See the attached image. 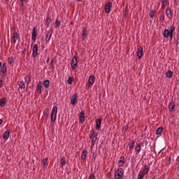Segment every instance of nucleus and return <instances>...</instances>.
Wrapping results in <instances>:
<instances>
[{
  "label": "nucleus",
  "instance_id": "nucleus-1",
  "mask_svg": "<svg viewBox=\"0 0 179 179\" xmlns=\"http://www.w3.org/2000/svg\"><path fill=\"white\" fill-rule=\"evenodd\" d=\"M176 31V27L171 26L170 28V30L169 29H164V37L165 38H169L170 37L171 38H173V34H174V31Z\"/></svg>",
  "mask_w": 179,
  "mask_h": 179
},
{
  "label": "nucleus",
  "instance_id": "nucleus-2",
  "mask_svg": "<svg viewBox=\"0 0 179 179\" xmlns=\"http://www.w3.org/2000/svg\"><path fill=\"white\" fill-rule=\"evenodd\" d=\"M98 135H99V133H96V131H94V130L91 131L90 138L92 139V146H94V145L96 144V142H97Z\"/></svg>",
  "mask_w": 179,
  "mask_h": 179
},
{
  "label": "nucleus",
  "instance_id": "nucleus-3",
  "mask_svg": "<svg viewBox=\"0 0 179 179\" xmlns=\"http://www.w3.org/2000/svg\"><path fill=\"white\" fill-rule=\"evenodd\" d=\"M57 113H58V107L54 106L50 115V121L52 122H55V120H57Z\"/></svg>",
  "mask_w": 179,
  "mask_h": 179
},
{
  "label": "nucleus",
  "instance_id": "nucleus-4",
  "mask_svg": "<svg viewBox=\"0 0 179 179\" xmlns=\"http://www.w3.org/2000/svg\"><path fill=\"white\" fill-rule=\"evenodd\" d=\"M122 176H124V169H122V168L117 169V170L116 171V172L115 173V179H122Z\"/></svg>",
  "mask_w": 179,
  "mask_h": 179
},
{
  "label": "nucleus",
  "instance_id": "nucleus-5",
  "mask_svg": "<svg viewBox=\"0 0 179 179\" xmlns=\"http://www.w3.org/2000/svg\"><path fill=\"white\" fill-rule=\"evenodd\" d=\"M38 55V45L34 44L32 48V56L36 58Z\"/></svg>",
  "mask_w": 179,
  "mask_h": 179
},
{
  "label": "nucleus",
  "instance_id": "nucleus-6",
  "mask_svg": "<svg viewBox=\"0 0 179 179\" xmlns=\"http://www.w3.org/2000/svg\"><path fill=\"white\" fill-rule=\"evenodd\" d=\"M51 37H52V29L49 30L48 33L45 34V40L46 43H48L51 40Z\"/></svg>",
  "mask_w": 179,
  "mask_h": 179
},
{
  "label": "nucleus",
  "instance_id": "nucleus-7",
  "mask_svg": "<svg viewBox=\"0 0 179 179\" xmlns=\"http://www.w3.org/2000/svg\"><path fill=\"white\" fill-rule=\"evenodd\" d=\"M111 8H113V3L112 2H108L106 3L105 6V12L106 13H110L111 12Z\"/></svg>",
  "mask_w": 179,
  "mask_h": 179
},
{
  "label": "nucleus",
  "instance_id": "nucleus-8",
  "mask_svg": "<svg viewBox=\"0 0 179 179\" xmlns=\"http://www.w3.org/2000/svg\"><path fill=\"white\" fill-rule=\"evenodd\" d=\"M78 103V94L75 93L73 94L71 100V104L72 106H75Z\"/></svg>",
  "mask_w": 179,
  "mask_h": 179
},
{
  "label": "nucleus",
  "instance_id": "nucleus-9",
  "mask_svg": "<svg viewBox=\"0 0 179 179\" xmlns=\"http://www.w3.org/2000/svg\"><path fill=\"white\" fill-rule=\"evenodd\" d=\"M94 83V76L92 75L89 77V79H88V84H87L88 87H92Z\"/></svg>",
  "mask_w": 179,
  "mask_h": 179
},
{
  "label": "nucleus",
  "instance_id": "nucleus-10",
  "mask_svg": "<svg viewBox=\"0 0 179 179\" xmlns=\"http://www.w3.org/2000/svg\"><path fill=\"white\" fill-rule=\"evenodd\" d=\"M137 57L138 59H141V58H142V57L143 56V48L140 47L138 50H137Z\"/></svg>",
  "mask_w": 179,
  "mask_h": 179
},
{
  "label": "nucleus",
  "instance_id": "nucleus-11",
  "mask_svg": "<svg viewBox=\"0 0 179 179\" xmlns=\"http://www.w3.org/2000/svg\"><path fill=\"white\" fill-rule=\"evenodd\" d=\"M75 66H78V59L76 56H74L71 60V68L75 69Z\"/></svg>",
  "mask_w": 179,
  "mask_h": 179
},
{
  "label": "nucleus",
  "instance_id": "nucleus-12",
  "mask_svg": "<svg viewBox=\"0 0 179 179\" xmlns=\"http://www.w3.org/2000/svg\"><path fill=\"white\" fill-rule=\"evenodd\" d=\"M166 15L168 19H169L170 20H171V19H173V12L171 11V10L170 8H167L166 10Z\"/></svg>",
  "mask_w": 179,
  "mask_h": 179
},
{
  "label": "nucleus",
  "instance_id": "nucleus-13",
  "mask_svg": "<svg viewBox=\"0 0 179 179\" xmlns=\"http://www.w3.org/2000/svg\"><path fill=\"white\" fill-rule=\"evenodd\" d=\"M36 38H37V29L36 27H34L33 30H32V40H33V41H36Z\"/></svg>",
  "mask_w": 179,
  "mask_h": 179
},
{
  "label": "nucleus",
  "instance_id": "nucleus-14",
  "mask_svg": "<svg viewBox=\"0 0 179 179\" xmlns=\"http://www.w3.org/2000/svg\"><path fill=\"white\" fill-rule=\"evenodd\" d=\"M125 163V157L124 156H121L120 160L118 161L119 167H122Z\"/></svg>",
  "mask_w": 179,
  "mask_h": 179
},
{
  "label": "nucleus",
  "instance_id": "nucleus-15",
  "mask_svg": "<svg viewBox=\"0 0 179 179\" xmlns=\"http://www.w3.org/2000/svg\"><path fill=\"white\" fill-rule=\"evenodd\" d=\"M82 37L83 40H86V38H87V29H86V28H83V29Z\"/></svg>",
  "mask_w": 179,
  "mask_h": 179
},
{
  "label": "nucleus",
  "instance_id": "nucleus-16",
  "mask_svg": "<svg viewBox=\"0 0 179 179\" xmlns=\"http://www.w3.org/2000/svg\"><path fill=\"white\" fill-rule=\"evenodd\" d=\"M101 128V119L99 118L96 120V129H100Z\"/></svg>",
  "mask_w": 179,
  "mask_h": 179
},
{
  "label": "nucleus",
  "instance_id": "nucleus-17",
  "mask_svg": "<svg viewBox=\"0 0 179 179\" xmlns=\"http://www.w3.org/2000/svg\"><path fill=\"white\" fill-rule=\"evenodd\" d=\"M0 72H1L2 75H6V64H5V63H3L2 64L1 69L0 70Z\"/></svg>",
  "mask_w": 179,
  "mask_h": 179
},
{
  "label": "nucleus",
  "instance_id": "nucleus-18",
  "mask_svg": "<svg viewBox=\"0 0 179 179\" xmlns=\"http://www.w3.org/2000/svg\"><path fill=\"white\" fill-rule=\"evenodd\" d=\"M9 135H10V131L9 130L6 131L3 134V139H9Z\"/></svg>",
  "mask_w": 179,
  "mask_h": 179
},
{
  "label": "nucleus",
  "instance_id": "nucleus-19",
  "mask_svg": "<svg viewBox=\"0 0 179 179\" xmlns=\"http://www.w3.org/2000/svg\"><path fill=\"white\" fill-rule=\"evenodd\" d=\"M43 167L45 169L48 166V157H46L42 160Z\"/></svg>",
  "mask_w": 179,
  "mask_h": 179
},
{
  "label": "nucleus",
  "instance_id": "nucleus-20",
  "mask_svg": "<svg viewBox=\"0 0 179 179\" xmlns=\"http://www.w3.org/2000/svg\"><path fill=\"white\" fill-rule=\"evenodd\" d=\"M80 122H85V111L83 110L80 114Z\"/></svg>",
  "mask_w": 179,
  "mask_h": 179
},
{
  "label": "nucleus",
  "instance_id": "nucleus-21",
  "mask_svg": "<svg viewBox=\"0 0 179 179\" xmlns=\"http://www.w3.org/2000/svg\"><path fill=\"white\" fill-rule=\"evenodd\" d=\"M1 107H5L6 106V98H3L0 99Z\"/></svg>",
  "mask_w": 179,
  "mask_h": 179
},
{
  "label": "nucleus",
  "instance_id": "nucleus-22",
  "mask_svg": "<svg viewBox=\"0 0 179 179\" xmlns=\"http://www.w3.org/2000/svg\"><path fill=\"white\" fill-rule=\"evenodd\" d=\"M86 157H87V150H85L83 151V152L81 154V159H82V160H85V159H86Z\"/></svg>",
  "mask_w": 179,
  "mask_h": 179
},
{
  "label": "nucleus",
  "instance_id": "nucleus-23",
  "mask_svg": "<svg viewBox=\"0 0 179 179\" xmlns=\"http://www.w3.org/2000/svg\"><path fill=\"white\" fill-rule=\"evenodd\" d=\"M42 88H43V86L41 85V82H39L36 87V90L39 93V94H41Z\"/></svg>",
  "mask_w": 179,
  "mask_h": 179
},
{
  "label": "nucleus",
  "instance_id": "nucleus-24",
  "mask_svg": "<svg viewBox=\"0 0 179 179\" xmlns=\"http://www.w3.org/2000/svg\"><path fill=\"white\" fill-rule=\"evenodd\" d=\"M175 107H176V103H174L173 101H171L169 105V111H173Z\"/></svg>",
  "mask_w": 179,
  "mask_h": 179
},
{
  "label": "nucleus",
  "instance_id": "nucleus-25",
  "mask_svg": "<svg viewBox=\"0 0 179 179\" xmlns=\"http://www.w3.org/2000/svg\"><path fill=\"white\" fill-rule=\"evenodd\" d=\"M13 43L15 44L17 38H19V34H17V32H15L14 34L13 35Z\"/></svg>",
  "mask_w": 179,
  "mask_h": 179
},
{
  "label": "nucleus",
  "instance_id": "nucleus-26",
  "mask_svg": "<svg viewBox=\"0 0 179 179\" xmlns=\"http://www.w3.org/2000/svg\"><path fill=\"white\" fill-rule=\"evenodd\" d=\"M61 26V21L57 19L55 22V29H58Z\"/></svg>",
  "mask_w": 179,
  "mask_h": 179
},
{
  "label": "nucleus",
  "instance_id": "nucleus-27",
  "mask_svg": "<svg viewBox=\"0 0 179 179\" xmlns=\"http://www.w3.org/2000/svg\"><path fill=\"white\" fill-rule=\"evenodd\" d=\"M128 146L129 149H132V148L135 146V141L134 140L130 141L129 142Z\"/></svg>",
  "mask_w": 179,
  "mask_h": 179
},
{
  "label": "nucleus",
  "instance_id": "nucleus-28",
  "mask_svg": "<svg viewBox=\"0 0 179 179\" xmlns=\"http://www.w3.org/2000/svg\"><path fill=\"white\" fill-rule=\"evenodd\" d=\"M43 86H44V87H46V88L50 87V80H45L43 81Z\"/></svg>",
  "mask_w": 179,
  "mask_h": 179
},
{
  "label": "nucleus",
  "instance_id": "nucleus-29",
  "mask_svg": "<svg viewBox=\"0 0 179 179\" xmlns=\"http://www.w3.org/2000/svg\"><path fill=\"white\" fill-rule=\"evenodd\" d=\"M156 15V11L155 10H150L149 13V16L150 17V19H153L155 17V15Z\"/></svg>",
  "mask_w": 179,
  "mask_h": 179
},
{
  "label": "nucleus",
  "instance_id": "nucleus-30",
  "mask_svg": "<svg viewBox=\"0 0 179 179\" xmlns=\"http://www.w3.org/2000/svg\"><path fill=\"white\" fill-rule=\"evenodd\" d=\"M135 151L136 152V154H139V152H141V143H138L136 147H135Z\"/></svg>",
  "mask_w": 179,
  "mask_h": 179
},
{
  "label": "nucleus",
  "instance_id": "nucleus-31",
  "mask_svg": "<svg viewBox=\"0 0 179 179\" xmlns=\"http://www.w3.org/2000/svg\"><path fill=\"white\" fill-rule=\"evenodd\" d=\"M60 164L62 167H64V166H65V164H66V160L65 159V157H62L60 159Z\"/></svg>",
  "mask_w": 179,
  "mask_h": 179
},
{
  "label": "nucleus",
  "instance_id": "nucleus-32",
  "mask_svg": "<svg viewBox=\"0 0 179 179\" xmlns=\"http://www.w3.org/2000/svg\"><path fill=\"white\" fill-rule=\"evenodd\" d=\"M166 78H173V71H168L166 73Z\"/></svg>",
  "mask_w": 179,
  "mask_h": 179
},
{
  "label": "nucleus",
  "instance_id": "nucleus-33",
  "mask_svg": "<svg viewBox=\"0 0 179 179\" xmlns=\"http://www.w3.org/2000/svg\"><path fill=\"white\" fill-rule=\"evenodd\" d=\"M19 87H20V89H24V88L26 87V85L24 84V82L20 81V82L19 83Z\"/></svg>",
  "mask_w": 179,
  "mask_h": 179
},
{
  "label": "nucleus",
  "instance_id": "nucleus-34",
  "mask_svg": "<svg viewBox=\"0 0 179 179\" xmlns=\"http://www.w3.org/2000/svg\"><path fill=\"white\" fill-rule=\"evenodd\" d=\"M162 132H163V127H159V128L156 130V134H157V135H162Z\"/></svg>",
  "mask_w": 179,
  "mask_h": 179
},
{
  "label": "nucleus",
  "instance_id": "nucleus-35",
  "mask_svg": "<svg viewBox=\"0 0 179 179\" xmlns=\"http://www.w3.org/2000/svg\"><path fill=\"white\" fill-rule=\"evenodd\" d=\"M50 23H51V19L50 18V17H47L45 22V25L47 27H50Z\"/></svg>",
  "mask_w": 179,
  "mask_h": 179
},
{
  "label": "nucleus",
  "instance_id": "nucleus-36",
  "mask_svg": "<svg viewBox=\"0 0 179 179\" xmlns=\"http://www.w3.org/2000/svg\"><path fill=\"white\" fill-rule=\"evenodd\" d=\"M148 173H149V168H148V166L145 165L143 173L146 175Z\"/></svg>",
  "mask_w": 179,
  "mask_h": 179
},
{
  "label": "nucleus",
  "instance_id": "nucleus-37",
  "mask_svg": "<svg viewBox=\"0 0 179 179\" xmlns=\"http://www.w3.org/2000/svg\"><path fill=\"white\" fill-rule=\"evenodd\" d=\"M143 177H145L143 172L140 171L138 176V179H143Z\"/></svg>",
  "mask_w": 179,
  "mask_h": 179
},
{
  "label": "nucleus",
  "instance_id": "nucleus-38",
  "mask_svg": "<svg viewBox=\"0 0 179 179\" xmlns=\"http://www.w3.org/2000/svg\"><path fill=\"white\" fill-rule=\"evenodd\" d=\"M166 148H160V147H157V150L158 152V155H160V153H162V152H163V150H164Z\"/></svg>",
  "mask_w": 179,
  "mask_h": 179
},
{
  "label": "nucleus",
  "instance_id": "nucleus-39",
  "mask_svg": "<svg viewBox=\"0 0 179 179\" xmlns=\"http://www.w3.org/2000/svg\"><path fill=\"white\" fill-rule=\"evenodd\" d=\"M67 82H68L69 85H72V83H73V78L69 77L67 80Z\"/></svg>",
  "mask_w": 179,
  "mask_h": 179
},
{
  "label": "nucleus",
  "instance_id": "nucleus-40",
  "mask_svg": "<svg viewBox=\"0 0 179 179\" xmlns=\"http://www.w3.org/2000/svg\"><path fill=\"white\" fill-rule=\"evenodd\" d=\"M8 61V64H10L15 63V60H13V57H9Z\"/></svg>",
  "mask_w": 179,
  "mask_h": 179
},
{
  "label": "nucleus",
  "instance_id": "nucleus-41",
  "mask_svg": "<svg viewBox=\"0 0 179 179\" xmlns=\"http://www.w3.org/2000/svg\"><path fill=\"white\" fill-rule=\"evenodd\" d=\"M31 77L30 76V75H27L25 78V80H27V83H29V82H30V78Z\"/></svg>",
  "mask_w": 179,
  "mask_h": 179
},
{
  "label": "nucleus",
  "instance_id": "nucleus-42",
  "mask_svg": "<svg viewBox=\"0 0 179 179\" xmlns=\"http://www.w3.org/2000/svg\"><path fill=\"white\" fill-rule=\"evenodd\" d=\"M89 178H90V179H96V177L94 176V174H91V175H90Z\"/></svg>",
  "mask_w": 179,
  "mask_h": 179
},
{
  "label": "nucleus",
  "instance_id": "nucleus-43",
  "mask_svg": "<svg viewBox=\"0 0 179 179\" xmlns=\"http://www.w3.org/2000/svg\"><path fill=\"white\" fill-rule=\"evenodd\" d=\"M164 6H166V3L164 1L162 2V9L164 8Z\"/></svg>",
  "mask_w": 179,
  "mask_h": 179
},
{
  "label": "nucleus",
  "instance_id": "nucleus-44",
  "mask_svg": "<svg viewBox=\"0 0 179 179\" xmlns=\"http://www.w3.org/2000/svg\"><path fill=\"white\" fill-rule=\"evenodd\" d=\"M3 86V81L2 80H0V87H2Z\"/></svg>",
  "mask_w": 179,
  "mask_h": 179
},
{
  "label": "nucleus",
  "instance_id": "nucleus-45",
  "mask_svg": "<svg viewBox=\"0 0 179 179\" xmlns=\"http://www.w3.org/2000/svg\"><path fill=\"white\" fill-rule=\"evenodd\" d=\"M160 20H164V15H162L161 16H160Z\"/></svg>",
  "mask_w": 179,
  "mask_h": 179
},
{
  "label": "nucleus",
  "instance_id": "nucleus-46",
  "mask_svg": "<svg viewBox=\"0 0 179 179\" xmlns=\"http://www.w3.org/2000/svg\"><path fill=\"white\" fill-rule=\"evenodd\" d=\"M123 131H128V125L126 127H123Z\"/></svg>",
  "mask_w": 179,
  "mask_h": 179
},
{
  "label": "nucleus",
  "instance_id": "nucleus-47",
  "mask_svg": "<svg viewBox=\"0 0 179 179\" xmlns=\"http://www.w3.org/2000/svg\"><path fill=\"white\" fill-rule=\"evenodd\" d=\"M168 161L169 162V164H170L171 163V157H169Z\"/></svg>",
  "mask_w": 179,
  "mask_h": 179
},
{
  "label": "nucleus",
  "instance_id": "nucleus-48",
  "mask_svg": "<svg viewBox=\"0 0 179 179\" xmlns=\"http://www.w3.org/2000/svg\"><path fill=\"white\" fill-rule=\"evenodd\" d=\"M176 162H177V164H178V163H179V156L177 157Z\"/></svg>",
  "mask_w": 179,
  "mask_h": 179
},
{
  "label": "nucleus",
  "instance_id": "nucleus-49",
  "mask_svg": "<svg viewBox=\"0 0 179 179\" xmlns=\"http://www.w3.org/2000/svg\"><path fill=\"white\" fill-rule=\"evenodd\" d=\"M53 63H54V60L52 59V60L50 61V65H52Z\"/></svg>",
  "mask_w": 179,
  "mask_h": 179
},
{
  "label": "nucleus",
  "instance_id": "nucleus-50",
  "mask_svg": "<svg viewBox=\"0 0 179 179\" xmlns=\"http://www.w3.org/2000/svg\"><path fill=\"white\" fill-rule=\"evenodd\" d=\"M2 122H3V121L2 120V119H0V125H1Z\"/></svg>",
  "mask_w": 179,
  "mask_h": 179
},
{
  "label": "nucleus",
  "instance_id": "nucleus-51",
  "mask_svg": "<svg viewBox=\"0 0 179 179\" xmlns=\"http://www.w3.org/2000/svg\"><path fill=\"white\" fill-rule=\"evenodd\" d=\"M162 2L166 3L167 2V0H162Z\"/></svg>",
  "mask_w": 179,
  "mask_h": 179
},
{
  "label": "nucleus",
  "instance_id": "nucleus-52",
  "mask_svg": "<svg viewBox=\"0 0 179 179\" xmlns=\"http://www.w3.org/2000/svg\"><path fill=\"white\" fill-rule=\"evenodd\" d=\"M0 68H2V63L0 62Z\"/></svg>",
  "mask_w": 179,
  "mask_h": 179
},
{
  "label": "nucleus",
  "instance_id": "nucleus-53",
  "mask_svg": "<svg viewBox=\"0 0 179 179\" xmlns=\"http://www.w3.org/2000/svg\"><path fill=\"white\" fill-rule=\"evenodd\" d=\"M21 6H22V8H23V6H24V5L23 4V3H21Z\"/></svg>",
  "mask_w": 179,
  "mask_h": 179
},
{
  "label": "nucleus",
  "instance_id": "nucleus-54",
  "mask_svg": "<svg viewBox=\"0 0 179 179\" xmlns=\"http://www.w3.org/2000/svg\"><path fill=\"white\" fill-rule=\"evenodd\" d=\"M78 2H82V0H77Z\"/></svg>",
  "mask_w": 179,
  "mask_h": 179
},
{
  "label": "nucleus",
  "instance_id": "nucleus-55",
  "mask_svg": "<svg viewBox=\"0 0 179 179\" xmlns=\"http://www.w3.org/2000/svg\"><path fill=\"white\" fill-rule=\"evenodd\" d=\"M20 1L22 3H23L24 0H20Z\"/></svg>",
  "mask_w": 179,
  "mask_h": 179
},
{
  "label": "nucleus",
  "instance_id": "nucleus-56",
  "mask_svg": "<svg viewBox=\"0 0 179 179\" xmlns=\"http://www.w3.org/2000/svg\"><path fill=\"white\" fill-rule=\"evenodd\" d=\"M48 61H50V59H49V58H48L47 62H48Z\"/></svg>",
  "mask_w": 179,
  "mask_h": 179
},
{
  "label": "nucleus",
  "instance_id": "nucleus-57",
  "mask_svg": "<svg viewBox=\"0 0 179 179\" xmlns=\"http://www.w3.org/2000/svg\"><path fill=\"white\" fill-rule=\"evenodd\" d=\"M174 2H177V0H174Z\"/></svg>",
  "mask_w": 179,
  "mask_h": 179
},
{
  "label": "nucleus",
  "instance_id": "nucleus-58",
  "mask_svg": "<svg viewBox=\"0 0 179 179\" xmlns=\"http://www.w3.org/2000/svg\"><path fill=\"white\" fill-rule=\"evenodd\" d=\"M71 24H73V22H71Z\"/></svg>",
  "mask_w": 179,
  "mask_h": 179
},
{
  "label": "nucleus",
  "instance_id": "nucleus-59",
  "mask_svg": "<svg viewBox=\"0 0 179 179\" xmlns=\"http://www.w3.org/2000/svg\"><path fill=\"white\" fill-rule=\"evenodd\" d=\"M145 143H148V141H145Z\"/></svg>",
  "mask_w": 179,
  "mask_h": 179
},
{
  "label": "nucleus",
  "instance_id": "nucleus-60",
  "mask_svg": "<svg viewBox=\"0 0 179 179\" xmlns=\"http://www.w3.org/2000/svg\"><path fill=\"white\" fill-rule=\"evenodd\" d=\"M24 1H27V0H24Z\"/></svg>",
  "mask_w": 179,
  "mask_h": 179
}]
</instances>
